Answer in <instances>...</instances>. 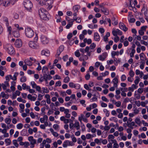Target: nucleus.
I'll return each mask as SVG.
<instances>
[{"instance_id":"nucleus-39","label":"nucleus","mask_w":148,"mask_h":148,"mask_svg":"<svg viewBox=\"0 0 148 148\" xmlns=\"http://www.w3.org/2000/svg\"><path fill=\"white\" fill-rule=\"evenodd\" d=\"M20 81L22 82H25L26 80V78L25 77L23 76L20 79Z\"/></svg>"},{"instance_id":"nucleus-41","label":"nucleus","mask_w":148,"mask_h":148,"mask_svg":"<svg viewBox=\"0 0 148 148\" xmlns=\"http://www.w3.org/2000/svg\"><path fill=\"white\" fill-rule=\"evenodd\" d=\"M96 47V45L94 43H93L90 46L89 48L91 49H93L95 48Z\"/></svg>"},{"instance_id":"nucleus-44","label":"nucleus","mask_w":148,"mask_h":148,"mask_svg":"<svg viewBox=\"0 0 148 148\" xmlns=\"http://www.w3.org/2000/svg\"><path fill=\"white\" fill-rule=\"evenodd\" d=\"M135 123L138 125H140L141 123V121L140 119L138 118H136L135 120Z\"/></svg>"},{"instance_id":"nucleus-36","label":"nucleus","mask_w":148,"mask_h":148,"mask_svg":"<svg viewBox=\"0 0 148 148\" xmlns=\"http://www.w3.org/2000/svg\"><path fill=\"white\" fill-rule=\"evenodd\" d=\"M135 52V50L134 49L132 50L131 53H130V56L131 57H133L134 56V54Z\"/></svg>"},{"instance_id":"nucleus-2","label":"nucleus","mask_w":148,"mask_h":148,"mask_svg":"<svg viewBox=\"0 0 148 148\" xmlns=\"http://www.w3.org/2000/svg\"><path fill=\"white\" fill-rule=\"evenodd\" d=\"M53 3V0H47L44 1H40L39 2V4L42 5L45 4L46 6L47 9L48 10H50L52 8V4Z\"/></svg>"},{"instance_id":"nucleus-28","label":"nucleus","mask_w":148,"mask_h":148,"mask_svg":"<svg viewBox=\"0 0 148 148\" xmlns=\"http://www.w3.org/2000/svg\"><path fill=\"white\" fill-rule=\"evenodd\" d=\"M17 140H13L12 142L13 144L16 147H18L19 145L17 143Z\"/></svg>"},{"instance_id":"nucleus-63","label":"nucleus","mask_w":148,"mask_h":148,"mask_svg":"<svg viewBox=\"0 0 148 148\" xmlns=\"http://www.w3.org/2000/svg\"><path fill=\"white\" fill-rule=\"evenodd\" d=\"M99 32L101 34H103L105 31L104 29L103 28H100L99 29Z\"/></svg>"},{"instance_id":"nucleus-30","label":"nucleus","mask_w":148,"mask_h":148,"mask_svg":"<svg viewBox=\"0 0 148 148\" xmlns=\"http://www.w3.org/2000/svg\"><path fill=\"white\" fill-rule=\"evenodd\" d=\"M62 51H61L60 50H59L58 49L57 51V54L56 55V57L57 58H58L59 59H60V60L61 59V58L59 57V56L60 54L61 53Z\"/></svg>"},{"instance_id":"nucleus-19","label":"nucleus","mask_w":148,"mask_h":148,"mask_svg":"<svg viewBox=\"0 0 148 148\" xmlns=\"http://www.w3.org/2000/svg\"><path fill=\"white\" fill-rule=\"evenodd\" d=\"M111 141L113 143H115L114 145L113 148H118L119 145L116 143V141L115 140H112Z\"/></svg>"},{"instance_id":"nucleus-18","label":"nucleus","mask_w":148,"mask_h":148,"mask_svg":"<svg viewBox=\"0 0 148 148\" xmlns=\"http://www.w3.org/2000/svg\"><path fill=\"white\" fill-rule=\"evenodd\" d=\"M41 54L43 56H48L49 55V52L47 51L42 50L41 52Z\"/></svg>"},{"instance_id":"nucleus-58","label":"nucleus","mask_w":148,"mask_h":148,"mask_svg":"<svg viewBox=\"0 0 148 148\" xmlns=\"http://www.w3.org/2000/svg\"><path fill=\"white\" fill-rule=\"evenodd\" d=\"M62 59L64 61H66L68 59V56L67 55H66L64 56H63Z\"/></svg>"},{"instance_id":"nucleus-13","label":"nucleus","mask_w":148,"mask_h":148,"mask_svg":"<svg viewBox=\"0 0 148 148\" xmlns=\"http://www.w3.org/2000/svg\"><path fill=\"white\" fill-rule=\"evenodd\" d=\"M107 55L106 53H103L101 55L99 56V60L102 61L104 60L106 58Z\"/></svg>"},{"instance_id":"nucleus-49","label":"nucleus","mask_w":148,"mask_h":148,"mask_svg":"<svg viewBox=\"0 0 148 148\" xmlns=\"http://www.w3.org/2000/svg\"><path fill=\"white\" fill-rule=\"evenodd\" d=\"M110 126L106 125L104 127V129L105 131H108L110 129Z\"/></svg>"},{"instance_id":"nucleus-46","label":"nucleus","mask_w":148,"mask_h":148,"mask_svg":"<svg viewBox=\"0 0 148 148\" xmlns=\"http://www.w3.org/2000/svg\"><path fill=\"white\" fill-rule=\"evenodd\" d=\"M120 90L122 92H127V88H120Z\"/></svg>"},{"instance_id":"nucleus-48","label":"nucleus","mask_w":148,"mask_h":148,"mask_svg":"<svg viewBox=\"0 0 148 148\" xmlns=\"http://www.w3.org/2000/svg\"><path fill=\"white\" fill-rule=\"evenodd\" d=\"M121 103L120 101H118L115 102V105L117 107H119L121 106Z\"/></svg>"},{"instance_id":"nucleus-5","label":"nucleus","mask_w":148,"mask_h":148,"mask_svg":"<svg viewBox=\"0 0 148 148\" xmlns=\"http://www.w3.org/2000/svg\"><path fill=\"white\" fill-rule=\"evenodd\" d=\"M14 3L13 0H3V6L5 7L8 6L10 4L13 5Z\"/></svg>"},{"instance_id":"nucleus-21","label":"nucleus","mask_w":148,"mask_h":148,"mask_svg":"<svg viewBox=\"0 0 148 148\" xmlns=\"http://www.w3.org/2000/svg\"><path fill=\"white\" fill-rule=\"evenodd\" d=\"M24 63L26 65L29 66L32 65V62L27 60H25L24 61Z\"/></svg>"},{"instance_id":"nucleus-61","label":"nucleus","mask_w":148,"mask_h":148,"mask_svg":"<svg viewBox=\"0 0 148 148\" xmlns=\"http://www.w3.org/2000/svg\"><path fill=\"white\" fill-rule=\"evenodd\" d=\"M138 33L141 36H143L144 34V32L141 29H140L139 30Z\"/></svg>"},{"instance_id":"nucleus-51","label":"nucleus","mask_w":148,"mask_h":148,"mask_svg":"<svg viewBox=\"0 0 148 148\" xmlns=\"http://www.w3.org/2000/svg\"><path fill=\"white\" fill-rule=\"evenodd\" d=\"M90 77V75L89 73H87L85 76V78L86 80H88Z\"/></svg>"},{"instance_id":"nucleus-16","label":"nucleus","mask_w":148,"mask_h":148,"mask_svg":"<svg viewBox=\"0 0 148 148\" xmlns=\"http://www.w3.org/2000/svg\"><path fill=\"white\" fill-rule=\"evenodd\" d=\"M113 82L114 83V86L115 87H116L117 86V84L118 82V78L116 77L113 80Z\"/></svg>"},{"instance_id":"nucleus-1","label":"nucleus","mask_w":148,"mask_h":148,"mask_svg":"<svg viewBox=\"0 0 148 148\" xmlns=\"http://www.w3.org/2000/svg\"><path fill=\"white\" fill-rule=\"evenodd\" d=\"M38 12L41 18L45 20L49 19L47 16L48 12L45 9L41 8L39 10Z\"/></svg>"},{"instance_id":"nucleus-7","label":"nucleus","mask_w":148,"mask_h":148,"mask_svg":"<svg viewBox=\"0 0 148 148\" xmlns=\"http://www.w3.org/2000/svg\"><path fill=\"white\" fill-rule=\"evenodd\" d=\"M14 44L16 47L20 48L22 45V41L20 39H17L16 40Z\"/></svg>"},{"instance_id":"nucleus-23","label":"nucleus","mask_w":148,"mask_h":148,"mask_svg":"<svg viewBox=\"0 0 148 148\" xmlns=\"http://www.w3.org/2000/svg\"><path fill=\"white\" fill-rule=\"evenodd\" d=\"M13 34L15 37L18 38L20 36V34L18 31L13 32Z\"/></svg>"},{"instance_id":"nucleus-56","label":"nucleus","mask_w":148,"mask_h":148,"mask_svg":"<svg viewBox=\"0 0 148 148\" xmlns=\"http://www.w3.org/2000/svg\"><path fill=\"white\" fill-rule=\"evenodd\" d=\"M71 138H72V140L73 142H76L77 141L76 138L74 136V135H73L71 136Z\"/></svg>"},{"instance_id":"nucleus-35","label":"nucleus","mask_w":148,"mask_h":148,"mask_svg":"<svg viewBox=\"0 0 148 148\" xmlns=\"http://www.w3.org/2000/svg\"><path fill=\"white\" fill-rule=\"evenodd\" d=\"M84 115L83 114H81L80 115V116H79L78 118V120L80 121L81 124H82V119L83 120V119L84 118Z\"/></svg>"},{"instance_id":"nucleus-47","label":"nucleus","mask_w":148,"mask_h":148,"mask_svg":"<svg viewBox=\"0 0 148 148\" xmlns=\"http://www.w3.org/2000/svg\"><path fill=\"white\" fill-rule=\"evenodd\" d=\"M126 77L124 75H122L121 77V80L122 81H124L126 79Z\"/></svg>"},{"instance_id":"nucleus-45","label":"nucleus","mask_w":148,"mask_h":148,"mask_svg":"<svg viewBox=\"0 0 148 148\" xmlns=\"http://www.w3.org/2000/svg\"><path fill=\"white\" fill-rule=\"evenodd\" d=\"M5 142L6 143H8V145H10L11 143V140L9 138H7L5 139Z\"/></svg>"},{"instance_id":"nucleus-29","label":"nucleus","mask_w":148,"mask_h":148,"mask_svg":"<svg viewBox=\"0 0 148 148\" xmlns=\"http://www.w3.org/2000/svg\"><path fill=\"white\" fill-rule=\"evenodd\" d=\"M48 71V68L46 66H44L42 68V71L45 73H46Z\"/></svg>"},{"instance_id":"nucleus-15","label":"nucleus","mask_w":148,"mask_h":148,"mask_svg":"<svg viewBox=\"0 0 148 148\" xmlns=\"http://www.w3.org/2000/svg\"><path fill=\"white\" fill-rule=\"evenodd\" d=\"M101 10L105 15H108L109 14L108 10L104 7H103V9H102Z\"/></svg>"},{"instance_id":"nucleus-17","label":"nucleus","mask_w":148,"mask_h":148,"mask_svg":"<svg viewBox=\"0 0 148 148\" xmlns=\"http://www.w3.org/2000/svg\"><path fill=\"white\" fill-rule=\"evenodd\" d=\"M74 127H75L77 130L79 129L80 126L79 123L77 121H75L74 124Z\"/></svg>"},{"instance_id":"nucleus-8","label":"nucleus","mask_w":148,"mask_h":148,"mask_svg":"<svg viewBox=\"0 0 148 148\" xmlns=\"http://www.w3.org/2000/svg\"><path fill=\"white\" fill-rule=\"evenodd\" d=\"M112 32L113 35L114 36H116L117 34L119 35H121L122 34V31L118 29H117L116 30L113 29Z\"/></svg>"},{"instance_id":"nucleus-40","label":"nucleus","mask_w":148,"mask_h":148,"mask_svg":"<svg viewBox=\"0 0 148 148\" xmlns=\"http://www.w3.org/2000/svg\"><path fill=\"white\" fill-rule=\"evenodd\" d=\"M31 84L32 85V88H35L37 86L36 84L34 82H31Z\"/></svg>"},{"instance_id":"nucleus-14","label":"nucleus","mask_w":148,"mask_h":148,"mask_svg":"<svg viewBox=\"0 0 148 148\" xmlns=\"http://www.w3.org/2000/svg\"><path fill=\"white\" fill-rule=\"evenodd\" d=\"M94 37L95 40L96 41H98L100 40V37L97 32H95L94 33Z\"/></svg>"},{"instance_id":"nucleus-25","label":"nucleus","mask_w":148,"mask_h":148,"mask_svg":"<svg viewBox=\"0 0 148 148\" xmlns=\"http://www.w3.org/2000/svg\"><path fill=\"white\" fill-rule=\"evenodd\" d=\"M3 19L4 21L6 22V25L7 26L9 25V22L8 18L5 17L4 16L3 18Z\"/></svg>"},{"instance_id":"nucleus-9","label":"nucleus","mask_w":148,"mask_h":148,"mask_svg":"<svg viewBox=\"0 0 148 148\" xmlns=\"http://www.w3.org/2000/svg\"><path fill=\"white\" fill-rule=\"evenodd\" d=\"M8 53L10 55L14 54L15 51L14 50L13 47L11 45H9L8 48Z\"/></svg>"},{"instance_id":"nucleus-26","label":"nucleus","mask_w":148,"mask_h":148,"mask_svg":"<svg viewBox=\"0 0 148 148\" xmlns=\"http://www.w3.org/2000/svg\"><path fill=\"white\" fill-rule=\"evenodd\" d=\"M129 22L130 23H133L135 22L136 19L135 18L132 17L131 18H128Z\"/></svg>"},{"instance_id":"nucleus-64","label":"nucleus","mask_w":148,"mask_h":148,"mask_svg":"<svg viewBox=\"0 0 148 148\" xmlns=\"http://www.w3.org/2000/svg\"><path fill=\"white\" fill-rule=\"evenodd\" d=\"M135 104L138 106L139 107L140 105V101H136L135 102Z\"/></svg>"},{"instance_id":"nucleus-20","label":"nucleus","mask_w":148,"mask_h":148,"mask_svg":"<svg viewBox=\"0 0 148 148\" xmlns=\"http://www.w3.org/2000/svg\"><path fill=\"white\" fill-rule=\"evenodd\" d=\"M119 54V52L118 51H112L111 53V56L113 58H114V56L115 55L118 56Z\"/></svg>"},{"instance_id":"nucleus-50","label":"nucleus","mask_w":148,"mask_h":148,"mask_svg":"<svg viewBox=\"0 0 148 148\" xmlns=\"http://www.w3.org/2000/svg\"><path fill=\"white\" fill-rule=\"evenodd\" d=\"M75 56L77 57H79L80 56V54L79 52V50L75 52Z\"/></svg>"},{"instance_id":"nucleus-52","label":"nucleus","mask_w":148,"mask_h":148,"mask_svg":"<svg viewBox=\"0 0 148 148\" xmlns=\"http://www.w3.org/2000/svg\"><path fill=\"white\" fill-rule=\"evenodd\" d=\"M140 42L142 44L144 45H145L147 46L148 45V43L147 42H145V41L143 40H141Z\"/></svg>"},{"instance_id":"nucleus-11","label":"nucleus","mask_w":148,"mask_h":148,"mask_svg":"<svg viewBox=\"0 0 148 148\" xmlns=\"http://www.w3.org/2000/svg\"><path fill=\"white\" fill-rule=\"evenodd\" d=\"M74 145L72 142L69 140L65 141L63 144V146L64 147H66L67 146H72Z\"/></svg>"},{"instance_id":"nucleus-37","label":"nucleus","mask_w":148,"mask_h":148,"mask_svg":"<svg viewBox=\"0 0 148 148\" xmlns=\"http://www.w3.org/2000/svg\"><path fill=\"white\" fill-rule=\"evenodd\" d=\"M61 85V82L60 81H58L55 84V86H60Z\"/></svg>"},{"instance_id":"nucleus-55","label":"nucleus","mask_w":148,"mask_h":148,"mask_svg":"<svg viewBox=\"0 0 148 148\" xmlns=\"http://www.w3.org/2000/svg\"><path fill=\"white\" fill-rule=\"evenodd\" d=\"M84 88L87 90H91L90 89H89L88 86L87 84H85L84 85Z\"/></svg>"},{"instance_id":"nucleus-10","label":"nucleus","mask_w":148,"mask_h":148,"mask_svg":"<svg viewBox=\"0 0 148 148\" xmlns=\"http://www.w3.org/2000/svg\"><path fill=\"white\" fill-rule=\"evenodd\" d=\"M119 26L120 28L125 32H126L128 30V28L126 27L123 23L121 22L119 23Z\"/></svg>"},{"instance_id":"nucleus-4","label":"nucleus","mask_w":148,"mask_h":148,"mask_svg":"<svg viewBox=\"0 0 148 148\" xmlns=\"http://www.w3.org/2000/svg\"><path fill=\"white\" fill-rule=\"evenodd\" d=\"M25 34L28 38L32 37L34 35V32L31 28H28L25 30Z\"/></svg>"},{"instance_id":"nucleus-43","label":"nucleus","mask_w":148,"mask_h":148,"mask_svg":"<svg viewBox=\"0 0 148 148\" xmlns=\"http://www.w3.org/2000/svg\"><path fill=\"white\" fill-rule=\"evenodd\" d=\"M129 74L130 77H133L134 75V73L133 71L132 70H131L130 71Z\"/></svg>"},{"instance_id":"nucleus-54","label":"nucleus","mask_w":148,"mask_h":148,"mask_svg":"<svg viewBox=\"0 0 148 148\" xmlns=\"http://www.w3.org/2000/svg\"><path fill=\"white\" fill-rule=\"evenodd\" d=\"M59 127V125L57 124H54L53 126V128L56 130L58 129Z\"/></svg>"},{"instance_id":"nucleus-57","label":"nucleus","mask_w":148,"mask_h":148,"mask_svg":"<svg viewBox=\"0 0 148 148\" xmlns=\"http://www.w3.org/2000/svg\"><path fill=\"white\" fill-rule=\"evenodd\" d=\"M101 99L102 100L104 101H106V102H108V100L107 99V98L106 97L104 96H102L101 97Z\"/></svg>"},{"instance_id":"nucleus-53","label":"nucleus","mask_w":148,"mask_h":148,"mask_svg":"<svg viewBox=\"0 0 148 148\" xmlns=\"http://www.w3.org/2000/svg\"><path fill=\"white\" fill-rule=\"evenodd\" d=\"M42 89L43 90V92L46 93H47L49 92V90L47 88H43Z\"/></svg>"},{"instance_id":"nucleus-6","label":"nucleus","mask_w":148,"mask_h":148,"mask_svg":"<svg viewBox=\"0 0 148 148\" xmlns=\"http://www.w3.org/2000/svg\"><path fill=\"white\" fill-rule=\"evenodd\" d=\"M29 45L30 47L33 49H37L38 46L36 42L34 41H30L29 42Z\"/></svg>"},{"instance_id":"nucleus-12","label":"nucleus","mask_w":148,"mask_h":148,"mask_svg":"<svg viewBox=\"0 0 148 148\" xmlns=\"http://www.w3.org/2000/svg\"><path fill=\"white\" fill-rule=\"evenodd\" d=\"M41 42L43 44H47L48 43V40L46 36L44 35H42L41 37Z\"/></svg>"},{"instance_id":"nucleus-3","label":"nucleus","mask_w":148,"mask_h":148,"mask_svg":"<svg viewBox=\"0 0 148 148\" xmlns=\"http://www.w3.org/2000/svg\"><path fill=\"white\" fill-rule=\"evenodd\" d=\"M24 5L25 8L28 10H30L32 7V4L29 0H26L24 1Z\"/></svg>"},{"instance_id":"nucleus-24","label":"nucleus","mask_w":148,"mask_h":148,"mask_svg":"<svg viewBox=\"0 0 148 148\" xmlns=\"http://www.w3.org/2000/svg\"><path fill=\"white\" fill-rule=\"evenodd\" d=\"M79 7L78 5H75L73 7V9L75 12H77L79 9Z\"/></svg>"},{"instance_id":"nucleus-62","label":"nucleus","mask_w":148,"mask_h":148,"mask_svg":"<svg viewBox=\"0 0 148 148\" xmlns=\"http://www.w3.org/2000/svg\"><path fill=\"white\" fill-rule=\"evenodd\" d=\"M42 96L43 95H41L40 94H39L38 96V99L39 101L41 100L42 98Z\"/></svg>"},{"instance_id":"nucleus-27","label":"nucleus","mask_w":148,"mask_h":148,"mask_svg":"<svg viewBox=\"0 0 148 148\" xmlns=\"http://www.w3.org/2000/svg\"><path fill=\"white\" fill-rule=\"evenodd\" d=\"M18 75V72H15L13 76V77H12V79L14 81H16V80L17 78L16 77Z\"/></svg>"},{"instance_id":"nucleus-59","label":"nucleus","mask_w":148,"mask_h":148,"mask_svg":"<svg viewBox=\"0 0 148 148\" xmlns=\"http://www.w3.org/2000/svg\"><path fill=\"white\" fill-rule=\"evenodd\" d=\"M137 77V78L134 81V83L136 85L138 84L139 82V78L138 77Z\"/></svg>"},{"instance_id":"nucleus-34","label":"nucleus","mask_w":148,"mask_h":148,"mask_svg":"<svg viewBox=\"0 0 148 148\" xmlns=\"http://www.w3.org/2000/svg\"><path fill=\"white\" fill-rule=\"evenodd\" d=\"M73 21H71V23H68L66 26V29H69L73 25Z\"/></svg>"},{"instance_id":"nucleus-32","label":"nucleus","mask_w":148,"mask_h":148,"mask_svg":"<svg viewBox=\"0 0 148 148\" xmlns=\"http://www.w3.org/2000/svg\"><path fill=\"white\" fill-rule=\"evenodd\" d=\"M70 80L69 77L67 76L64 78V82L65 83H68Z\"/></svg>"},{"instance_id":"nucleus-31","label":"nucleus","mask_w":148,"mask_h":148,"mask_svg":"<svg viewBox=\"0 0 148 148\" xmlns=\"http://www.w3.org/2000/svg\"><path fill=\"white\" fill-rule=\"evenodd\" d=\"M11 122V119L10 118H6L5 119V122L7 124H9Z\"/></svg>"},{"instance_id":"nucleus-22","label":"nucleus","mask_w":148,"mask_h":148,"mask_svg":"<svg viewBox=\"0 0 148 148\" xmlns=\"http://www.w3.org/2000/svg\"><path fill=\"white\" fill-rule=\"evenodd\" d=\"M83 41L85 43H87L88 45L90 44L92 42V40L90 39H87L86 38H85L84 39Z\"/></svg>"},{"instance_id":"nucleus-60","label":"nucleus","mask_w":148,"mask_h":148,"mask_svg":"<svg viewBox=\"0 0 148 148\" xmlns=\"http://www.w3.org/2000/svg\"><path fill=\"white\" fill-rule=\"evenodd\" d=\"M86 137L87 139H89L91 138L92 135L90 134H88L86 135Z\"/></svg>"},{"instance_id":"nucleus-42","label":"nucleus","mask_w":148,"mask_h":148,"mask_svg":"<svg viewBox=\"0 0 148 148\" xmlns=\"http://www.w3.org/2000/svg\"><path fill=\"white\" fill-rule=\"evenodd\" d=\"M75 21H76V22L79 23L81 22V19L79 17H77L75 18L74 19Z\"/></svg>"},{"instance_id":"nucleus-38","label":"nucleus","mask_w":148,"mask_h":148,"mask_svg":"<svg viewBox=\"0 0 148 148\" xmlns=\"http://www.w3.org/2000/svg\"><path fill=\"white\" fill-rule=\"evenodd\" d=\"M69 86L71 88H76V86L75 85L73 82H70L69 83Z\"/></svg>"},{"instance_id":"nucleus-33","label":"nucleus","mask_w":148,"mask_h":148,"mask_svg":"<svg viewBox=\"0 0 148 148\" xmlns=\"http://www.w3.org/2000/svg\"><path fill=\"white\" fill-rule=\"evenodd\" d=\"M23 126V124L21 123H19L18 124L16 125V127L18 129H21Z\"/></svg>"}]
</instances>
